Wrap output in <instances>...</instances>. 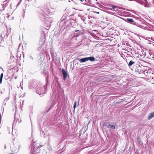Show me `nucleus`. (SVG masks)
Segmentation results:
<instances>
[{
    "label": "nucleus",
    "mask_w": 154,
    "mask_h": 154,
    "mask_svg": "<svg viewBox=\"0 0 154 154\" xmlns=\"http://www.w3.org/2000/svg\"><path fill=\"white\" fill-rule=\"evenodd\" d=\"M79 31V30H75V32H78V31Z\"/></svg>",
    "instance_id": "obj_20"
},
{
    "label": "nucleus",
    "mask_w": 154,
    "mask_h": 154,
    "mask_svg": "<svg viewBox=\"0 0 154 154\" xmlns=\"http://www.w3.org/2000/svg\"><path fill=\"white\" fill-rule=\"evenodd\" d=\"M127 20L129 22L132 24H133V23H134V22L132 18H127Z\"/></svg>",
    "instance_id": "obj_7"
},
{
    "label": "nucleus",
    "mask_w": 154,
    "mask_h": 154,
    "mask_svg": "<svg viewBox=\"0 0 154 154\" xmlns=\"http://www.w3.org/2000/svg\"><path fill=\"white\" fill-rule=\"evenodd\" d=\"M79 34L78 35H75V36H79Z\"/></svg>",
    "instance_id": "obj_19"
},
{
    "label": "nucleus",
    "mask_w": 154,
    "mask_h": 154,
    "mask_svg": "<svg viewBox=\"0 0 154 154\" xmlns=\"http://www.w3.org/2000/svg\"><path fill=\"white\" fill-rule=\"evenodd\" d=\"M140 3L144 6L145 7H148L150 6V5L147 3L146 0H143L142 1H140Z\"/></svg>",
    "instance_id": "obj_1"
},
{
    "label": "nucleus",
    "mask_w": 154,
    "mask_h": 154,
    "mask_svg": "<svg viewBox=\"0 0 154 154\" xmlns=\"http://www.w3.org/2000/svg\"><path fill=\"white\" fill-rule=\"evenodd\" d=\"M30 58L31 59V60H32L33 59V57L32 56H30Z\"/></svg>",
    "instance_id": "obj_17"
},
{
    "label": "nucleus",
    "mask_w": 154,
    "mask_h": 154,
    "mask_svg": "<svg viewBox=\"0 0 154 154\" xmlns=\"http://www.w3.org/2000/svg\"><path fill=\"white\" fill-rule=\"evenodd\" d=\"M94 13H97V14H99V12H96V11H95V12H94Z\"/></svg>",
    "instance_id": "obj_18"
},
{
    "label": "nucleus",
    "mask_w": 154,
    "mask_h": 154,
    "mask_svg": "<svg viewBox=\"0 0 154 154\" xmlns=\"http://www.w3.org/2000/svg\"><path fill=\"white\" fill-rule=\"evenodd\" d=\"M62 72L63 74V79L64 81H65L67 76V73L64 69H62Z\"/></svg>",
    "instance_id": "obj_2"
},
{
    "label": "nucleus",
    "mask_w": 154,
    "mask_h": 154,
    "mask_svg": "<svg viewBox=\"0 0 154 154\" xmlns=\"http://www.w3.org/2000/svg\"><path fill=\"white\" fill-rule=\"evenodd\" d=\"M154 117V112L150 113L147 119L149 120Z\"/></svg>",
    "instance_id": "obj_4"
},
{
    "label": "nucleus",
    "mask_w": 154,
    "mask_h": 154,
    "mask_svg": "<svg viewBox=\"0 0 154 154\" xmlns=\"http://www.w3.org/2000/svg\"><path fill=\"white\" fill-rule=\"evenodd\" d=\"M140 27L141 28L144 29H146L147 28V27L146 26H145L143 25H141Z\"/></svg>",
    "instance_id": "obj_15"
},
{
    "label": "nucleus",
    "mask_w": 154,
    "mask_h": 154,
    "mask_svg": "<svg viewBox=\"0 0 154 154\" xmlns=\"http://www.w3.org/2000/svg\"><path fill=\"white\" fill-rule=\"evenodd\" d=\"M133 25H135L136 26L140 27V25L138 23H137L134 22V23H133Z\"/></svg>",
    "instance_id": "obj_12"
},
{
    "label": "nucleus",
    "mask_w": 154,
    "mask_h": 154,
    "mask_svg": "<svg viewBox=\"0 0 154 154\" xmlns=\"http://www.w3.org/2000/svg\"><path fill=\"white\" fill-rule=\"evenodd\" d=\"M45 88V86H44V88Z\"/></svg>",
    "instance_id": "obj_22"
},
{
    "label": "nucleus",
    "mask_w": 154,
    "mask_h": 154,
    "mask_svg": "<svg viewBox=\"0 0 154 154\" xmlns=\"http://www.w3.org/2000/svg\"><path fill=\"white\" fill-rule=\"evenodd\" d=\"M76 105H77V102H74V106H73V108L74 110H75V108L76 107Z\"/></svg>",
    "instance_id": "obj_13"
},
{
    "label": "nucleus",
    "mask_w": 154,
    "mask_h": 154,
    "mask_svg": "<svg viewBox=\"0 0 154 154\" xmlns=\"http://www.w3.org/2000/svg\"><path fill=\"white\" fill-rule=\"evenodd\" d=\"M134 63L133 61L131 60L130 61L129 63H128V65L129 66H131Z\"/></svg>",
    "instance_id": "obj_10"
},
{
    "label": "nucleus",
    "mask_w": 154,
    "mask_h": 154,
    "mask_svg": "<svg viewBox=\"0 0 154 154\" xmlns=\"http://www.w3.org/2000/svg\"><path fill=\"white\" fill-rule=\"evenodd\" d=\"M115 8H116V7L115 6H114V5L112 6V9H114Z\"/></svg>",
    "instance_id": "obj_16"
},
{
    "label": "nucleus",
    "mask_w": 154,
    "mask_h": 154,
    "mask_svg": "<svg viewBox=\"0 0 154 154\" xmlns=\"http://www.w3.org/2000/svg\"><path fill=\"white\" fill-rule=\"evenodd\" d=\"M96 3L97 4H99V3H97V2Z\"/></svg>",
    "instance_id": "obj_21"
},
{
    "label": "nucleus",
    "mask_w": 154,
    "mask_h": 154,
    "mask_svg": "<svg viewBox=\"0 0 154 154\" xmlns=\"http://www.w3.org/2000/svg\"><path fill=\"white\" fill-rule=\"evenodd\" d=\"M144 74H145L146 76L149 77L150 75H152V73L151 72V70L150 69H148L147 70H145L144 72Z\"/></svg>",
    "instance_id": "obj_3"
},
{
    "label": "nucleus",
    "mask_w": 154,
    "mask_h": 154,
    "mask_svg": "<svg viewBox=\"0 0 154 154\" xmlns=\"http://www.w3.org/2000/svg\"><path fill=\"white\" fill-rule=\"evenodd\" d=\"M107 127L113 129H115V126L111 125H109Z\"/></svg>",
    "instance_id": "obj_8"
},
{
    "label": "nucleus",
    "mask_w": 154,
    "mask_h": 154,
    "mask_svg": "<svg viewBox=\"0 0 154 154\" xmlns=\"http://www.w3.org/2000/svg\"><path fill=\"white\" fill-rule=\"evenodd\" d=\"M29 0H28V1H29Z\"/></svg>",
    "instance_id": "obj_23"
},
{
    "label": "nucleus",
    "mask_w": 154,
    "mask_h": 154,
    "mask_svg": "<svg viewBox=\"0 0 154 154\" xmlns=\"http://www.w3.org/2000/svg\"><path fill=\"white\" fill-rule=\"evenodd\" d=\"M79 61L81 63H83L87 61V57H85L83 58H82L80 59Z\"/></svg>",
    "instance_id": "obj_6"
},
{
    "label": "nucleus",
    "mask_w": 154,
    "mask_h": 154,
    "mask_svg": "<svg viewBox=\"0 0 154 154\" xmlns=\"http://www.w3.org/2000/svg\"><path fill=\"white\" fill-rule=\"evenodd\" d=\"M3 73H2L1 74L0 77V84L2 83V78L3 77Z\"/></svg>",
    "instance_id": "obj_11"
},
{
    "label": "nucleus",
    "mask_w": 154,
    "mask_h": 154,
    "mask_svg": "<svg viewBox=\"0 0 154 154\" xmlns=\"http://www.w3.org/2000/svg\"><path fill=\"white\" fill-rule=\"evenodd\" d=\"M37 93L39 94V95H41L42 94H43V93L42 92H40L39 91V90H38L37 91Z\"/></svg>",
    "instance_id": "obj_14"
},
{
    "label": "nucleus",
    "mask_w": 154,
    "mask_h": 154,
    "mask_svg": "<svg viewBox=\"0 0 154 154\" xmlns=\"http://www.w3.org/2000/svg\"><path fill=\"white\" fill-rule=\"evenodd\" d=\"M87 58V61L89 60L91 61H94L95 60V58L93 57H90Z\"/></svg>",
    "instance_id": "obj_5"
},
{
    "label": "nucleus",
    "mask_w": 154,
    "mask_h": 154,
    "mask_svg": "<svg viewBox=\"0 0 154 154\" xmlns=\"http://www.w3.org/2000/svg\"><path fill=\"white\" fill-rule=\"evenodd\" d=\"M154 76V74L152 73V75H150L149 76H149H147V77L149 79H153Z\"/></svg>",
    "instance_id": "obj_9"
}]
</instances>
